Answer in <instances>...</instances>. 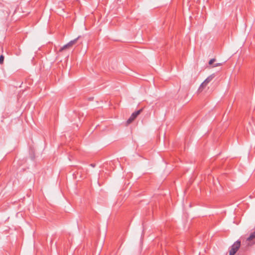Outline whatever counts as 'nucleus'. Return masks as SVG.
I'll return each mask as SVG.
<instances>
[{
	"label": "nucleus",
	"instance_id": "obj_1",
	"mask_svg": "<svg viewBox=\"0 0 255 255\" xmlns=\"http://www.w3.org/2000/svg\"><path fill=\"white\" fill-rule=\"evenodd\" d=\"M241 246V242L239 240L237 241L231 246V249L229 251L230 255H234Z\"/></svg>",
	"mask_w": 255,
	"mask_h": 255
},
{
	"label": "nucleus",
	"instance_id": "obj_2",
	"mask_svg": "<svg viewBox=\"0 0 255 255\" xmlns=\"http://www.w3.org/2000/svg\"><path fill=\"white\" fill-rule=\"evenodd\" d=\"M142 111V109H141L137 111H135L133 112L130 117L129 118V119L127 120V124H130L131 123H132L137 117L138 115H139L140 113Z\"/></svg>",
	"mask_w": 255,
	"mask_h": 255
},
{
	"label": "nucleus",
	"instance_id": "obj_3",
	"mask_svg": "<svg viewBox=\"0 0 255 255\" xmlns=\"http://www.w3.org/2000/svg\"><path fill=\"white\" fill-rule=\"evenodd\" d=\"M79 37H80V36H78L77 38H76L72 40H71L67 44L64 45L63 47H62L60 48L59 51H62L66 48H69L72 47L74 44H75L77 42V41L78 39L79 38Z\"/></svg>",
	"mask_w": 255,
	"mask_h": 255
},
{
	"label": "nucleus",
	"instance_id": "obj_4",
	"mask_svg": "<svg viewBox=\"0 0 255 255\" xmlns=\"http://www.w3.org/2000/svg\"><path fill=\"white\" fill-rule=\"evenodd\" d=\"M214 78V76L211 75L208 77L201 84L200 88H204L207 84L211 81V80Z\"/></svg>",
	"mask_w": 255,
	"mask_h": 255
},
{
	"label": "nucleus",
	"instance_id": "obj_5",
	"mask_svg": "<svg viewBox=\"0 0 255 255\" xmlns=\"http://www.w3.org/2000/svg\"><path fill=\"white\" fill-rule=\"evenodd\" d=\"M255 238V231L252 233L247 238V241H250Z\"/></svg>",
	"mask_w": 255,
	"mask_h": 255
},
{
	"label": "nucleus",
	"instance_id": "obj_6",
	"mask_svg": "<svg viewBox=\"0 0 255 255\" xmlns=\"http://www.w3.org/2000/svg\"><path fill=\"white\" fill-rule=\"evenodd\" d=\"M4 56L1 55L0 56V64H2L3 63V61H4Z\"/></svg>",
	"mask_w": 255,
	"mask_h": 255
},
{
	"label": "nucleus",
	"instance_id": "obj_7",
	"mask_svg": "<svg viewBox=\"0 0 255 255\" xmlns=\"http://www.w3.org/2000/svg\"><path fill=\"white\" fill-rule=\"evenodd\" d=\"M215 60H216L214 58L211 59L209 62V64L212 65L215 61Z\"/></svg>",
	"mask_w": 255,
	"mask_h": 255
},
{
	"label": "nucleus",
	"instance_id": "obj_8",
	"mask_svg": "<svg viewBox=\"0 0 255 255\" xmlns=\"http://www.w3.org/2000/svg\"><path fill=\"white\" fill-rule=\"evenodd\" d=\"M221 65V63H217L214 66H213L214 67H216L219 66H220Z\"/></svg>",
	"mask_w": 255,
	"mask_h": 255
},
{
	"label": "nucleus",
	"instance_id": "obj_9",
	"mask_svg": "<svg viewBox=\"0 0 255 255\" xmlns=\"http://www.w3.org/2000/svg\"><path fill=\"white\" fill-rule=\"evenodd\" d=\"M90 165L92 166V167H94L95 165L94 164H91Z\"/></svg>",
	"mask_w": 255,
	"mask_h": 255
}]
</instances>
